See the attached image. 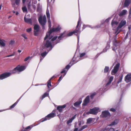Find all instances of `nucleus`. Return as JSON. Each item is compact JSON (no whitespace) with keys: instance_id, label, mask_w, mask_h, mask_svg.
<instances>
[{"instance_id":"obj_1","label":"nucleus","mask_w":131,"mask_h":131,"mask_svg":"<svg viewBox=\"0 0 131 131\" xmlns=\"http://www.w3.org/2000/svg\"><path fill=\"white\" fill-rule=\"evenodd\" d=\"M52 37L49 35V33H47L46 37L44 38L43 44L45 47L49 48L52 46L51 39Z\"/></svg>"},{"instance_id":"obj_2","label":"nucleus","mask_w":131,"mask_h":131,"mask_svg":"<svg viewBox=\"0 0 131 131\" xmlns=\"http://www.w3.org/2000/svg\"><path fill=\"white\" fill-rule=\"evenodd\" d=\"M38 21L40 24L43 27L47 22L45 15L43 17L41 15L40 16L39 18Z\"/></svg>"},{"instance_id":"obj_3","label":"nucleus","mask_w":131,"mask_h":131,"mask_svg":"<svg viewBox=\"0 0 131 131\" xmlns=\"http://www.w3.org/2000/svg\"><path fill=\"white\" fill-rule=\"evenodd\" d=\"M99 108L97 107H95L93 109L90 110L89 112H86L84 113L83 115L89 114H96L99 112Z\"/></svg>"},{"instance_id":"obj_4","label":"nucleus","mask_w":131,"mask_h":131,"mask_svg":"<svg viewBox=\"0 0 131 131\" xmlns=\"http://www.w3.org/2000/svg\"><path fill=\"white\" fill-rule=\"evenodd\" d=\"M26 69V67L24 66H18L14 69L12 71V72L13 73L16 72V71L20 72Z\"/></svg>"},{"instance_id":"obj_5","label":"nucleus","mask_w":131,"mask_h":131,"mask_svg":"<svg viewBox=\"0 0 131 131\" xmlns=\"http://www.w3.org/2000/svg\"><path fill=\"white\" fill-rule=\"evenodd\" d=\"M34 35L35 36H38L40 31V27L39 25L35 24L34 26Z\"/></svg>"},{"instance_id":"obj_6","label":"nucleus","mask_w":131,"mask_h":131,"mask_svg":"<svg viewBox=\"0 0 131 131\" xmlns=\"http://www.w3.org/2000/svg\"><path fill=\"white\" fill-rule=\"evenodd\" d=\"M119 66L120 64L119 63L116 65L114 67L113 70L112 71V74L114 75L117 73L118 70Z\"/></svg>"},{"instance_id":"obj_7","label":"nucleus","mask_w":131,"mask_h":131,"mask_svg":"<svg viewBox=\"0 0 131 131\" xmlns=\"http://www.w3.org/2000/svg\"><path fill=\"white\" fill-rule=\"evenodd\" d=\"M55 114L53 113H51L48 115L44 118H43L42 119L41 122H43L49 119L50 118H52L54 116Z\"/></svg>"},{"instance_id":"obj_8","label":"nucleus","mask_w":131,"mask_h":131,"mask_svg":"<svg viewBox=\"0 0 131 131\" xmlns=\"http://www.w3.org/2000/svg\"><path fill=\"white\" fill-rule=\"evenodd\" d=\"M11 75V73L9 72H6L0 75V79L2 80L6 78Z\"/></svg>"},{"instance_id":"obj_9","label":"nucleus","mask_w":131,"mask_h":131,"mask_svg":"<svg viewBox=\"0 0 131 131\" xmlns=\"http://www.w3.org/2000/svg\"><path fill=\"white\" fill-rule=\"evenodd\" d=\"M126 22L125 21L122 20L117 28L115 33H117L119 29L121 28L123 26L126 24Z\"/></svg>"},{"instance_id":"obj_10","label":"nucleus","mask_w":131,"mask_h":131,"mask_svg":"<svg viewBox=\"0 0 131 131\" xmlns=\"http://www.w3.org/2000/svg\"><path fill=\"white\" fill-rule=\"evenodd\" d=\"M126 22L125 21L122 20L117 28L115 33H117L119 29L121 28L123 26L126 24Z\"/></svg>"},{"instance_id":"obj_11","label":"nucleus","mask_w":131,"mask_h":131,"mask_svg":"<svg viewBox=\"0 0 131 131\" xmlns=\"http://www.w3.org/2000/svg\"><path fill=\"white\" fill-rule=\"evenodd\" d=\"M101 116L103 117H110V114L108 111H106L102 112Z\"/></svg>"},{"instance_id":"obj_12","label":"nucleus","mask_w":131,"mask_h":131,"mask_svg":"<svg viewBox=\"0 0 131 131\" xmlns=\"http://www.w3.org/2000/svg\"><path fill=\"white\" fill-rule=\"evenodd\" d=\"M61 29L60 27V26H58L56 28H53L52 29H50L49 31L47 33H49V35H50L51 33L52 32L54 31H57Z\"/></svg>"},{"instance_id":"obj_13","label":"nucleus","mask_w":131,"mask_h":131,"mask_svg":"<svg viewBox=\"0 0 131 131\" xmlns=\"http://www.w3.org/2000/svg\"><path fill=\"white\" fill-rule=\"evenodd\" d=\"M125 81L128 83L131 81V74H127L125 78Z\"/></svg>"},{"instance_id":"obj_14","label":"nucleus","mask_w":131,"mask_h":131,"mask_svg":"<svg viewBox=\"0 0 131 131\" xmlns=\"http://www.w3.org/2000/svg\"><path fill=\"white\" fill-rule=\"evenodd\" d=\"M89 96H88L84 101L83 105H86L89 102Z\"/></svg>"},{"instance_id":"obj_15","label":"nucleus","mask_w":131,"mask_h":131,"mask_svg":"<svg viewBox=\"0 0 131 131\" xmlns=\"http://www.w3.org/2000/svg\"><path fill=\"white\" fill-rule=\"evenodd\" d=\"M66 106L65 105H64L62 106H59L57 107V109L59 110L60 112H61L62 111V109L65 108Z\"/></svg>"},{"instance_id":"obj_16","label":"nucleus","mask_w":131,"mask_h":131,"mask_svg":"<svg viewBox=\"0 0 131 131\" xmlns=\"http://www.w3.org/2000/svg\"><path fill=\"white\" fill-rule=\"evenodd\" d=\"M127 11L126 10H123L121 12H120L119 15L120 16H122L126 14Z\"/></svg>"},{"instance_id":"obj_17","label":"nucleus","mask_w":131,"mask_h":131,"mask_svg":"<svg viewBox=\"0 0 131 131\" xmlns=\"http://www.w3.org/2000/svg\"><path fill=\"white\" fill-rule=\"evenodd\" d=\"M47 54V53L46 51H45L41 53V55L42 57H40V61H41L43 59Z\"/></svg>"},{"instance_id":"obj_18","label":"nucleus","mask_w":131,"mask_h":131,"mask_svg":"<svg viewBox=\"0 0 131 131\" xmlns=\"http://www.w3.org/2000/svg\"><path fill=\"white\" fill-rule=\"evenodd\" d=\"M130 0H125L124 4V7H126L128 6L130 3Z\"/></svg>"},{"instance_id":"obj_19","label":"nucleus","mask_w":131,"mask_h":131,"mask_svg":"<svg viewBox=\"0 0 131 131\" xmlns=\"http://www.w3.org/2000/svg\"><path fill=\"white\" fill-rule=\"evenodd\" d=\"M55 77L54 76H53L49 80H48V81L47 82V87L48 88H49L50 86H51V80L54 77Z\"/></svg>"},{"instance_id":"obj_20","label":"nucleus","mask_w":131,"mask_h":131,"mask_svg":"<svg viewBox=\"0 0 131 131\" xmlns=\"http://www.w3.org/2000/svg\"><path fill=\"white\" fill-rule=\"evenodd\" d=\"M6 41L4 40L0 39V45L2 47H4L5 45Z\"/></svg>"},{"instance_id":"obj_21","label":"nucleus","mask_w":131,"mask_h":131,"mask_svg":"<svg viewBox=\"0 0 131 131\" xmlns=\"http://www.w3.org/2000/svg\"><path fill=\"white\" fill-rule=\"evenodd\" d=\"M24 20L27 23H29L30 24H32L31 19L27 18L25 17L24 18Z\"/></svg>"},{"instance_id":"obj_22","label":"nucleus","mask_w":131,"mask_h":131,"mask_svg":"<svg viewBox=\"0 0 131 131\" xmlns=\"http://www.w3.org/2000/svg\"><path fill=\"white\" fill-rule=\"evenodd\" d=\"M82 101L80 100L79 101H77L76 102H75L74 104V106L75 107H77L78 106H79L81 103Z\"/></svg>"},{"instance_id":"obj_23","label":"nucleus","mask_w":131,"mask_h":131,"mask_svg":"<svg viewBox=\"0 0 131 131\" xmlns=\"http://www.w3.org/2000/svg\"><path fill=\"white\" fill-rule=\"evenodd\" d=\"M118 122V120H115L113 122H112L110 125V126H113L117 124Z\"/></svg>"},{"instance_id":"obj_24","label":"nucleus","mask_w":131,"mask_h":131,"mask_svg":"<svg viewBox=\"0 0 131 131\" xmlns=\"http://www.w3.org/2000/svg\"><path fill=\"white\" fill-rule=\"evenodd\" d=\"M113 76H111L110 79L109 81L108 82V83H107L106 84V85H108L111 84V83L112 81V80H113Z\"/></svg>"},{"instance_id":"obj_25","label":"nucleus","mask_w":131,"mask_h":131,"mask_svg":"<svg viewBox=\"0 0 131 131\" xmlns=\"http://www.w3.org/2000/svg\"><path fill=\"white\" fill-rule=\"evenodd\" d=\"M118 24V22L116 21H114L113 20H112L111 25L113 26H114L115 25H117Z\"/></svg>"},{"instance_id":"obj_26","label":"nucleus","mask_w":131,"mask_h":131,"mask_svg":"<svg viewBox=\"0 0 131 131\" xmlns=\"http://www.w3.org/2000/svg\"><path fill=\"white\" fill-rule=\"evenodd\" d=\"M20 98H19V99L15 103L12 105L10 107V108H14L15 106V105L17 104L18 102H19V100H20Z\"/></svg>"},{"instance_id":"obj_27","label":"nucleus","mask_w":131,"mask_h":131,"mask_svg":"<svg viewBox=\"0 0 131 131\" xmlns=\"http://www.w3.org/2000/svg\"><path fill=\"white\" fill-rule=\"evenodd\" d=\"M46 14L47 19L50 18V16L49 13V10L48 9H47V10L46 12Z\"/></svg>"},{"instance_id":"obj_28","label":"nucleus","mask_w":131,"mask_h":131,"mask_svg":"<svg viewBox=\"0 0 131 131\" xmlns=\"http://www.w3.org/2000/svg\"><path fill=\"white\" fill-rule=\"evenodd\" d=\"M77 29L73 31V33L74 34H75V35H77V33L79 31V28H77Z\"/></svg>"},{"instance_id":"obj_29","label":"nucleus","mask_w":131,"mask_h":131,"mask_svg":"<svg viewBox=\"0 0 131 131\" xmlns=\"http://www.w3.org/2000/svg\"><path fill=\"white\" fill-rule=\"evenodd\" d=\"M109 70V68L108 67L106 66L104 70V73L107 72Z\"/></svg>"},{"instance_id":"obj_30","label":"nucleus","mask_w":131,"mask_h":131,"mask_svg":"<svg viewBox=\"0 0 131 131\" xmlns=\"http://www.w3.org/2000/svg\"><path fill=\"white\" fill-rule=\"evenodd\" d=\"M22 9L23 12L24 13L27 12V8L26 6H24L22 7Z\"/></svg>"},{"instance_id":"obj_31","label":"nucleus","mask_w":131,"mask_h":131,"mask_svg":"<svg viewBox=\"0 0 131 131\" xmlns=\"http://www.w3.org/2000/svg\"><path fill=\"white\" fill-rule=\"evenodd\" d=\"M48 95V93L46 92L42 96V100L44 98L47 96Z\"/></svg>"},{"instance_id":"obj_32","label":"nucleus","mask_w":131,"mask_h":131,"mask_svg":"<svg viewBox=\"0 0 131 131\" xmlns=\"http://www.w3.org/2000/svg\"><path fill=\"white\" fill-rule=\"evenodd\" d=\"M123 75H122L121 76H119V80H118V81L117 82L118 83H119L120 82H121L122 81V78H123Z\"/></svg>"},{"instance_id":"obj_33","label":"nucleus","mask_w":131,"mask_h":131,"mask_svg":"<svg viewBox=\"0 0 131 131\" xmlns=\"http://www.w3.org/2000/svg\"><path fill=\"white\" fill-rule=\"evenodd\" d=\"M48 22L49 23V28L51 26V23L50 21V18H48Z\"/></svg>"},{"instance_id":"obj_34","label":"nucleus","mask_w":131,"mask_h":131,"mask_svg":"<svg viewBox=\"0 0 131 131\" xmlns=\"http://www.w3.org/2000/svg\"><path fill=\"white\" fill-rule=\"evenodd\" d=\"M92 121V119L91 118H90L88 119L87 122V123L90 124Z\"/></svg>"},{"instance_id":"obj_35","label":"nucleus","mask_w":131,"mask_h":131,"mask_svg":"<svg viewBox=\"0 0 131 131\" xmlns=\"http://www.w3.org/2000/svg\"><path fill=\"white\" fill-rule=\"evenodd\" d=\"M20 1V0H15V3L17 5H19Z\"/></svg>"},{"instance_id":"obj_36","label":"nucleus","mask_w":131,"mask_h":131,"mask_svg":"<svg viewBox=\"0 0 131 131\" xmlns=\"http://www.w3.org/2000/svg\"><path fill=\"white\" fill-rule=\"evenodd\" d=\"M73 31L71 32L68 33L67 35V36H72L73 34Z\"/></svg>"},{"instance_id":"obj_37","label":"nucleus","mask_w":131,"mask_h":131,"mask_svg":"<svg viewBox=\"0 0 131 131\" xmlns=\"http://www.w3.org/2000/svg\"><path fill=\"white\" fill-rule=\"evenodd\" d=\"M87 127V126L86 125H85L84 126H83L82 127H81L80 129L79 130V131H81V130H82L83 129H84L85 128H86Z\"/></svg>"},{"instance_id":"obj_38","label":"nucleus","mask_w":131,"mask_h":131,"mask_svg":"<svg viewBox=\"0 0 131 131\" xmlns=\"http://www.w3.org/2000/svg\"><path fill=\"white\" fill-rule=\"evenodd\" d=\"M81 19L80 17H79V18L78 21V24H77V25L76 26L77 28H78V27L79 25V23H80V22H81Z\"/></svg>"},{"instance_id":"obj_39","label":"nucleus","mask_w":131,"mask_h":131,"mask_svg":"<svg viewBox=\"0 0 131 131\" xmlns=\"http://www.w3.org/2000/svg\"><path fill=\"white\" fill-rule=\"evenodd\" d=\"M72 121V119L71 118L70 119L67 121V124H69V123H71Z\"/></svg>"},{"instance_id":"obj_40","label":"nucleus","mask_w":131,"mask_h":131,"mask_svg":"<svg viewBox=\"0 0 131 131\" xmlns=\"http://www.w3.org/2000/svg\"><path fill=\"white\" fill-rule=\"evenodd\" d=\"M110 46L109 44V43H107V46L105 47L106 48V49L107 50L108 49H109V48H110Z\"/></svg>"},{"instance_id":"obj_41","label":"nucleus","mask_w":131,"mask_h":131,"mask_svg":"<svg viewBox=\"0 0 131 131\" xmlns=\"http://www.w3.org/2000/svg\"><path fill=\"white\" fill-rule=\"evenodd\" d=\"M33 127V126L32 125L29 126L26 128V129H29Z\"/></svg>"},{"instance_id":"obj_42","label":"nucleus","mask_w":131,"mask_h":131,"mask_svg":"<svg viewBox=\"0 0 131 131\" xmlns=\"http://www.w3.org/2000/svg\"><path fill=\"white\" fill-rule=\"evenodd\" d=\"M57 38V36H56L53 38L51 39V41H53L56 40Z\"/></svg>"},{"instance_id":"obj_43","label":"nucleus","mask_w":131,"mask_h":131,"mask_svg":"<svg viewBox=\"0 0 131 131\" xmlns=\"http://www.w3.org/2000/svg\"><path fill=\"white\" fill-rule=\"evenodd\" d=\"M96 94V93L95 92L93 93L91 95V97L92 98Z\"/></svg>"},{"instance_id":"obj_44","label":"nucleus","mask_w":131,"mask_h":131,"mask_svg":"<svg viewBox=\"0 0 131 131\" xmlns=\"http://www.w3.org/2000/svg\"><path fill=\"white\" fill-rule=\"evenodd\" d=\"M30 57H27L26 58H25L24 60V61H27L29 59V58H30Z\"/></svg>"},{"instance_id":"obj_45","label":"nucleus","mask_w":131,"mask_h":131,"mask_svg":"<svg viewBox=\"0 0 131 131\" xmlns=\"http://www.w3.org/2000/svg\"><path fill=\"white\" fill-rule=\"evenodd\" d=\"M85 53H82L81 54L80 56V57H82L84 55H85Z\"/></svg>"},{"instance_id":"obj_46","label":"nucleus","mask_w":131,"mask_h":131,"mask_svg":"<svg viewBox=\"0 0 131 131\" xmlns=\"http://www.w3.org/2000/svg\"><path fill=\"white\" fill-rule=\"evenodd\" d=\"M108 131H115L114 129L113 128H110ZM116 131H118V130H116Z\"/></svg>"},{"instance_id":"obj_47","label":"nucleus","mask_w":131,"mask_h":131,"mask_svg":"<svg viewBox=\"0 0 131 131\" xmlns=\"http://www.w3.org/2000/svg\"><path fill=\"white\" fill-rule=\"evenodd\" d=\"M31 30V28H30L28 29H27V31L28 32H30Z\"/></svg>"},{"instance_id":"obj_48","label":"nucleus","mask_w":131,"mask_h":131,"mask_svg":"<svg viewBox=\"0 0 131 131\" xmlns=\"http://www.w3.org/2000/svg\"><path fill=\"white\" fill-rule=\"evenodd\" d=\"M110 111H112V112H115L116 111V110L114 108H111L110 110Z\"/></svg>"},{"instance_id":"obj_49","label":"nucleus","mask_w":131,"mask_h":131,"mask_svg":"<svg viewBox=\"0 0 131 131\" xmlns=\"http://www.w3.org/2000/svg\"><path fill=\"white\" fill-rule=\"evenodd\" d=\"M108 129V128H106L105 129L103 128L101 130V131H105V130H107Z\"/></svg>"},{"instance_id":"obj_50","label":"nucleus","mask_w":131,"mask_h":131,"mask_svg":"<svg viewBox=\"0 0 131 131\" xmlns=\"http://www.w3.org/2000/svg\"><path fill=\"white\" fill-rule=\"evenodd\" d=\"M129 17L130 18L131 17V7L130 9L129 13Z\"/></svg>"},{"instance_id":"obj_51","label":"nucleus","mask_w":131,"mask_h":131,"mask_svg":"<svg viewBox=\"0 0 131 131\" xmlns=\"http://www.w3.org/2000/svg\"><path fill=\"white\" fill-rule=\"evenodd\" d=\"M70 68V66L69 65H67L66 67V69H67L68 70V69Z\"/></svg>"},{"instance_id":"obj_52","label":"nucleus","mask_w":131,"mask_h":131,"mask_svg":"<svg viewBox=\"0 0 131 131\" xmlns=\"http://www.w3.org/2000/svg\"><path fill=\"white\" fill-rule=\"evenodd\" d=\"M14 41L12 40L10 41L9 44L10 45H13L14 43Z\"/></svg>"},{"instance_id":"obj_53","label":"nucleus","mask_w":131,"mask_h":131,"mask_svg":"<svg viewBox=\"0 0 131 131\" xmlns=\"http://www.w3.org/2000/svg\"><path fill=\"white\" fill-rule=\"evenodd\" d=\"M66 71V69H63L62 71L61 72V73H65Z\"/></svg>"},{"instance_id":"obj_54","label":"nucleus","mask_w":131,"mask_h":131,"mask_svg":"<svg viewBox=\"0 0 131 131\" xmlns=\"http://www.w3.org/2000/svg\"><path fill=\"white\" fill-rule=\"evenodd\" d=\"M107 49H106V48H104L102 52H106L107 51Z\"/></svg>"},{"instance_id":"obj_55","label":"nucleus","mask_w":131,"mask_h":131,"mask_svg":"<svg viewBox=\"0 0 131 131\" xmlns=\"http://www.w3.org/2000/svg\"><path fill=\"white\" fill-rule=\"evenodd\" d=\"M22 36L25 39H27V37H26L25 35L23 34L22 35Z\"/></svg>"},{"instance_id":"obj_56","label":"nucleus","mask_w":131,"mask_h":131,"mask_svg":"<svg viewBox=\"0 0 131 131\" xmlns=\"http://www.w3.org/2000/svg\"><path fill=\"white\" fill-rule=\"evenodd\" d=\"M76 116V115H74V116L72 118H71L72 119V120H73V119H74L75 118Z\"/></svg>"},{"instance_id":"obj_57","label":"nucleus","mask_w":131,"mask_h":131,"mask_svg":"<svg viewBox=\"0 0 131 131\" xmlns=\"http://www.w3.org/2000/svg\"><path fill=\"white\" fill-rule=\"evenodd\" d=\"M76 116V115H74V116L72 118H71L72 119V120H73V119H74L75 118Z\"/></svg>"},{"instance_id":"obj_58","label":"nucleus","mask_w":131,"mask_h":131,"mask_svg":"<svg viewBox=\"0 0 131 131\" xmlns=\"http://www.w3.org/2000/svg\"><path fill=\"white\" fill-rule=\"evenodd\" d=\"M12 54H10V55H7V56H5V57H11V56H12Z\"/></svg>"},{"instance_id":"obj_59","label":"nucleus","mask_w":131,"mask_h":131,"mask_svg":"<svg viewBox=\"0 0 131 131\" xmlns=\"http://www.w3.org/2000/svg\"><path fill=\"white\" fill-rule=\"evenodd\" d=\"M63 34H62V35H61L60 36H59L58 37V39H60V38L62 37V36L63 35Z\"/></svg>"},{"instance_id":"obj_60","label":"nucleus","mask_w":131,"mask_h":131,"mask_svg":"<svg viewBox=\"0 0 131 131\" xmlns=\"http://www.w3.org/2000/svg\"><path fill=\"white\" fill-rule=\"evenodd\" d=\"M61 79H62V76H61L59 78V79L58 80V81H60Z\"/></svg>"},{"instance_id":"obj_61","label":"nucleus","mask_w":131,"mask_h":131,"mask_svg":"<svg viewBox=\"0 0 131 131\" xmlns=\"http://www.w3.org/2000/svg\"><path fill=\"white\" fill-rule=\"evenodd\" d=\"M128 33H127L126 35V36L125 37V39H126L128 37Z\"/></svg>"},{"instance_id":"obj_62","label":"nucleus","mask_w":131,"mask_h":131,"mask_svg":"<svg viewBox=\"0 0 131 131\" xmlns=\"http://www.w3.org/2000/svg\"><path fill=\"white\" fill-rule=\"evenodd\" d=\"M23 3H25L26 0H22Z\"/></svg>"},{"instance_id":"obj_63","label":"nucleus","mask_w":131,"mask_h":131,"mask_svg":"<svg viewBox=\"0 0 131 131\" xmlns=\"http://www.w3.org/2000/svg\"><path fill=\"white\" fill-rule=\"evenodd\" d=\"M19 14V13L18 12H17L16 13V15H18Z\"/></svg>"},{"instance_id":"obj_64","label":"nucleus","mask_w":131,"mask_h":131,"mask_svg":"<svg viewBox=\"0 0 131 131\" xmlns=\"http://www.w3.org/2000/svg\"><path fill=\"white\" fill-rule=\"evenodd\" d=\"M78 130V128H76L74 129V131H77Z\"/></svg>"}]
</instances>
